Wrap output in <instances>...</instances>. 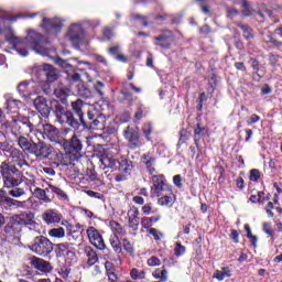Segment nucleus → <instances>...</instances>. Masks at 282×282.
I'll return each instance as SVG.
<instances>
[{
	"label": "nucleus",
	"instance_id": "nucleus-30",
	"mask_svg": "<svg viewBox=\"0 0 282 282\" xmlns=\"http://www.w3.org/2000/svg\"><path fill=\"white\" fill-rule=\"evenodd\" d=\"M85 252L88 265L90 268L91 265H96V263H98V253H96V250H94L91 247H86Z\"/></svg>",
	"mask_w": 282,
	"mask_h": 282
},
{
	"label": "nucleus",
	"instance_id": "nucleus-48",
	"mask_svg": "<svg viewBox=\"0 0 282 282\" xmlns=\"http://www.w3.org/2000/svg\"><path fill=\"white\" fill-rule=\"evenodd\" d=\"M110 246H112L115 252L122 251V247L120 246V240L118 239V236H115L113 238L110 239Z\"/></svg>",
	"mask_w": 282,
	"mask_h": 282
},
{
	"label": "nucleus",
	"instance_id": "nucleus-3",
	"mask_svg": "<svg viewBox=\"0 0 282 282\" xmlns=\"http://www.w3.org/2000/svg\"><path fill=\"white\" fill-rule=\"evenodd\" d=\"M32 171L33 169L30 163H28V160H25L23 153L17 156L11 163L4 161L0 165L2 180H6L8 186H12L20 182L14 175H19V177H34Z\"/></svg>",
	"mask_w": 282,
	"mask_h": 282
},
{
	"label": "nucleus",
	"instance_id": "nucleus-52",
	"mask_svg": "<svg viewBox=\"0 0 282 282\" xmlns=\"http://www.w3.org/2000/svg\"><path fill=\"white\" fill-rule=\"evenodd\" d=\"M55 188L56 186L50 185L48 187L44 188V194L46 195V197H48V199H54V193H55Z\"/></svg>",
	"mask_w": 282,
	"mask_h": 282
},
{
	"label": "nucleus",
	"instance_id": "nucleus-29",
	"mask_svg": "<svg viewBox=\"0 0 282 282\" xmlns=\"http://www.w3.org/2000/svg\"><path fill=\"white\" fill-rule=\"evenodd\" d=\"M162 219V216L160 215H155L152 217H143L141 219V226L142 228H144L145 230L151 229L154 224H158V221H160Z\"/></svg>",
	"mask_w": 282,
	"mask_h": 282
},
{
	"label": "nucleus",
	"instance_id": "nucleus-17",
	"mask_svg": "<svg viewBox=\"0 0 282 282\" xmlns=\"http://www.w3.org/2000/svg\"><path fill=\"white\" fill-rule=\"evenodd\" d=\"M42 28L48 32V34H56L57 32H61V29L63 28V23L57 19H42Z\"/></svg>",
	"mask_w": 282,
	"mask_h": 282
},
{
	"label": "nucleus",
	"instance_id": "nucleus-10",
	"mask_svg": "<svg viewBox=\"0 0 282 282\" xmlns=\"http://www.w3.org/2000/svg\"><path fill=\"white\" fill-rule=\"evenodd\" d=\"M52 151H54V148L50 143L39 141L33 143L30 155H34L37 160H47L52 155Z\"/></svg>",
	"mask_w": 282,
	"mask_h": 282
},
{
	"label": "nucleus",
	"instance_id": "nucleus-5",
	"mask_svg": "<svg viewBox=\"0 0 282 282\" xmlns=\"http://www.w3.org/2000/svg\"><path fill=\"white\" fill-rule=\"evenodd\" d=\"M32 252L39 254L40 257H47L54 250V243H52L47 237L39 236L35 237L33 243L31 245Z\"/></svg>",
	"mask_w": 282,
	"mask_h": 282
},
{
	"label": "nucleus",
	"instance_id": "nucleus-44",
	"mask_svg": "<svg viewBox=\"0 0 282 282\" xmlns=\"http://www.w3.org/2000/svg\"><path fill=\"white\" fill-rule=\"evenodd\" d=\"M238 28L242 30V34L247 39V41L254 37V33L252 32V29H250L249 26L245 24H238Z\"/></svg>",
	"mask_w": 282,
	"mask_h": 282
},
{
	"label": "nucleus",
	"instance_id": "nucleus-12",
	"mask_svg": "<svg viewBox=\"0 0 282 282\" xmlns=\"http://www.w3.org/2000/svg\"><path fill=\"white\" fill-rule=\"evenodd\" d=\"M86 232L90 243L95 246L97 250H105V248H107V245H105V240L102 239L100 231H98L96 227H88Z\"/></svg>",
	"mask_w": 282,
	"mask_h": 282
},
{
	"label": "nucleus",
	"instance_id": "nucleus-13",
	"mask_svg": "<svg viewBox=\"0 0 282 282\" xmlns=\"http://www.w3.org/2000/svg\"><path fill=\"white\" fill-rule=\"evenodd\" d=\"M153 39L154 45H158V47H162L163 50H171V45H173V41H175L172 31H164L159 36H154Z\"/></svg>",
	"mask_w": 282,
	"mask_h": 282
},
{
	"label": "nucleus",
	"instance_id": "nucleus-19",
	"mask_svg": "<svg viewBox=\"0 0 282 282\" xmlns=\"http://www.w3.org/2000/svg\"><path fill=\"white\" fill-rule=\"evenodd\" d=\"M140 209H138V207L132 206L129 210H128V221H129V226L132 230H138L139 226H140Z\"/></svg>",
	"mask_w": 282,
	"mask_h": 282
},
{
	"label": "nucleus",
	"instance_id": "nucleus-27",
	"mask_svg": "<svg viewBox=\"0 0 282 282\" xmlns=\"http://www.w3.org/2000/svg\"><path fill=\"white\" fill-rule=\"evenodd\" d=\"M232 276V271H230V268L223 267L220 270L217 269L214 272L213 279H216L217 281H224L225 279H230Z\"/></svg>",
	"mask_w": 282,
	"mask_h": 282
},
{
	"label": "nucleus",
	"instance_id": "nucleus-60",
	"mask_svg": "<svg viewBox=\"0 0 282 282\" xmlns=\"http://www.w3.org/2000/svg\"><path fill=\"white\" fill-rule=\"evenodd\" d=\"M237 14H239V11L235 8H227V17H229V19H235V17H237Z\"/></svg>",
	"mask_w": 282,
	"mask_h": 282
},
{
	"label": "nucleus",
	"instance_id": "nucleus-50",
	"mask_svg": "<svg viewBox=\"0 0 282 282\" xmlns=\"http://www.w3.org/2000/svg\"><path fill=\"white\" fill-rule=\"evenodd\" d=\"M263 40L267 43H273V45H282L281 42H278L276 40H274V37H272V33L271 32L263 33Z\"/></svg>",
	"mask_w": 282,
	"mask_h": 282
},
{
	"label": "nucleus",
	"instance_id": "nucleus-47",
	"mask_svg": "<svg viewBox=\"0 0 282 282\" xmlns=\"http://www.w3.org/2000/svg\"><path fill=\"white\" fill-rule=\"evenodd\" d=\"M186 253V247L182 245V242H176L174 247L175 257H182Z\"/></svg>",
	"mask_w": 282,
	"mask_h": 282
},
{
	"label": "nucleus",
	"instance_id": "nucleus-59",
	"mask_svg": "<svg viewBox=\"0 0 282 282\" xmlns=\"http://www.w3.org/2000/svg\"><path fill=\"white\" fill-rule=\"evenodd\" d=\"M86 194L88 195V197H94L95 199H102V194L98 193V192H94L91 189L87 191Z\"/></svg>",
	"mask_w": 282,
	"mask_h": 282
},
{
	"label": "nucleus",
	"instance_id": "nucleus-4",
	"mask_svg": "<svg viewBox=\"0 0 282 282\" xmlns=\"http://www.w3.org/2000/svg\"><path fill=\"white\" fill-rule=\"evenodd\" d=\"M33 126L30 122V119H13L11 126L8 123L2 124V130H6V133H12L18 138V145L24 153H31L34 147V142H31L25 138L32 132Z\"/></svg>",
	"mask_w": 282,
	"mask_h": 282
},
{
	"label": "nucleus",
	"instance_id": "nucleus-61",
	"mask_svg": "<svg viewBox=\"0 0 282 282\" xmlns=\"http://www.w3.org/2000/svg\"><path fill=\"white\" fill-rule=\"evenodd\" d=\"M230 238L234 243H239V231H237V229H231Z\"/></svg>",
	"mask_w": 282,
	"mask_h": 282
},
{
	"label": "nucleus",
	"instance_id": "nucleus-51",
	"mask_svg": "<svg viewBox=\"0 0 282 282\" xmlns=\"http://www.w3.org/2000/svg\"><path fill=\"white\" fill-rule=\"evenodd\" d=\"M262 230L263 232H265V235H269V237H274V230H272V224L263 223Z\"/></svg>",
	"mask_w": 282,
	"mask_h": 282
},
{
	"label": "nucleus",
	"instance_id": "nucleus-40",
	"mask_svg": "<svg viewBox=\"0 0 282 282\" xmlns=\"http://www.w3.org/2000/svg\"><path fill=\"white\" fill-rule=\"evenodd\" d=\"M42 131L46 138H53L54 133H56V128L50 123H45L42 126Z\"/></svg>",
	"mask_w": 282,
	"mask_h": 282
},
{
	"label": "nucleus",
	"instance_id": "nucleus-22",
	"mask_svg": "<svg viewBox=\"0 0 282 282\" xmlns=\"http://www.w3.org/2000/svg\"><path fill=\"white\" fill-rule=\"evenodd\" d=\"M18 91L21 96L28 97L35 94L34 82H22L18 85Z\"/></svg>",
	"mask_w": 282,
	"mask_h": 282
},
{
	"label": "nucleus",
	"instance_id": "nucleus-21",
	"mask_svg": "<svg viewBox=\"0 0 282 282\" xmlns=\"http://www.w3.org/2000/svg\"><path fill=\"white\" fill-rule=\"evenodd\" d=\"M42 68L47 83H54L58 79V70L54 66L50 64H44Z\"/></svg>",
	"mask_w": 282,
	"mask_h": 282
},
{
	"label": "nucleus",
	"instance_id": "nucleus-42",
	"mask_svg": "<svg viewBox=\"0 0 282 282\" xmlns=\"http://www.w3.org/2000/svg\"><path fill=\"white\" fill-rule=\"evenodd\" d=\"M143 135L148 140V142H151V134L153 133V124L151 123H144L142 127Z\"/></svg>",
	"mask_w": 282,
	"mask_h": 282
},
{
	"label": "nucleus",
	"instance_id": "nucleus-15",
	"mask_svg": "<svg viewBox=\"0 0 282 282\" xmlns=\"http://www.w3.org/2000/svg\"><path fill=\"white\" fill-rule=\"evenodd\" d=\"M33 105L36 111H39L43 118H47L50 116L52 111V101H47L45 97L39 96L34 99Z\"/></svg>",
	"mask_w": 282,
	"mask_h": 282
},
{
	"label": "nucleus",
	"instance_id": "nucleus-41",
	"mask_svg": "<svg viewBox=\"0 0 282 282\" xmlns=\"http://www.w3.org/2000/svg\"><path fill=\"white\" fill-rule=\"evenodd\" d=\"M130 276L131 279H133V281L142 280V279H145L147 272L138 269H132L130 271Z\"/></svg>",
	"mask_w": 282,
	"mask_h": 282
},
{
	"label": "nucleus",
	"instance_id": "nucleus-33",
	"mask_svg": "<svg viewBox=\"0 0 282 282\" xmlns=\"http://www.w3.org/2000/svg\"><path fill=\"white\" fill-rule=\"evenodd\" d=\"M108 52L115 56L116 61H119V63H127L128 58L124 54L120 53V46H111Z\"/></svg>",
	"mask_w": 282,
	"mask_h": 282
},
{
	"label": "nucleus",
	"instance_id": "nucleus-37",
	"mask_svg": "<svg viewBox=\"0 0 282 282\" xmlns=\"http://www.w3.org/2000/svg\"><path fill=\"white\" fill-rule=\"evenodd\" d=\"M110 229L116 235H120L121 237L126 235L127 231L123 230L122 225L118 224L116 220H111L109 223Z\"/></svg>",
	"mask_w": 282,
	"mask_h": 282
},
{
	"label": "nucleus",
	"instance_id": "nucleus-56",
	"mask_svg": "<svg viewBox=\"0 0 282 282\" xmlns=\"http://www.w3.org/2000/svg\"><path fill=\"white\" fill-rule=\"evenodd\" d=\"M162 261L159 260L158 257H151L148 259V265L150 268H156V265H161Z\"/></svg>",
	"mask_w": 282,
	"mask_h": 282
},
{
	"label": "nucleus",
	"instance_id": "nucleus-54",
	"mask_svg": "<svg viewBox=\"0 0 282 282\" xmlns=\"http://www.w3.org/2000/svg\"><path fill=\"white\" fill-rule=\"evenodd\" d=\"M260 177H261V172H259V170L253 169L250 171L249 180L251 182H259Z\"/></svg>",
	"mask_w": 282,
	"mask_h": 282
},
{
	"label": "nucleus",
	"instance_id": "nucleus-49",
	"mask_svg": "<svg viewBox=\"0 0 282 282\" xmlns=\"http://www.w3.org/2000/svg\"><path fill=\"white\" fill-rule=\"evenodd\" d=\"M9 198H10V196H8V195L6 194V191L0 189V206H1V208H2L3 210L6 209L7 202H8Z\"/></svg>",
	"mask_w": 282,
	"mask_h": 282
},
{
	"label": "nucleus",
	"instance_id": "nucleus-23",
	"mask_svg": "<svg viewBox=\"0 0 282 282\" xmlns=\"http://www.w3.org/2000/svg\"><path fill=\"white\" fill-rule=\"evenodd\" d=\"M173 204H175V194H172L171 191L158 199V205L165 208H173Z\"/></svg>",
	"mask_w": 282,
	"mask_h": 282
},
{
	"label": "nucleus",
	"instance_id": "nucleus-53",
	"mask_svg": "<svg viewBox=\"0 0 282 282\" xmlns=\"http://www.w3.org/2000/svg\"><path fill=\"white\" fill-rule=\"evenodd\" d=\"M94 88L101 98L105 96V93L102 91V89H105V84L102 82H95Z\"/></svg>",
	"mask_w": 282,
	"mask_h": 282
},
{
	"label": "nucleus",
	"instance_id": "nucleus-63",
	"mask_svg": "<svg viewBox=\"0 0 282 282\" xmlns=\"http://www.w3.org/2000/svg\"><path fill=\"white\" fill-rule=\"evenodd\" d=\"M173 183L177 188H182V176L181 175H174Z\"/></svg>",
	"mask_w": 282,
	"mask_h": 282
},
{
	"label": "nucleus",
	"instance_id": "nucleus-46",
	"mask_svg": "<svg viewBox=\"0 0 282 282\" xmlns=\"http://www.w3.org/2000/svg\"><path fill=\"white\" fill-rule=\"evenodd\" d=\"M241 8H242V14L245 17H251L252 8L250 7V3L248 1L241 0Z\"/></svg>",
	"mask_w": 282,
	"mask_h": 282
},
{
	"label": "nucleus",
	"instance_id": "nucleus-11",
	"mask_svg": "<svg viewBox=\"0 0 282 282\" xmlns=\"http://www.w3.org/2000/svg\"><path fill=\"white\" fill-rule=\"evenodd\" d=\"M123 138L128 140L129 149H140L142 141H140V131L135 128L127 127L123 130Z\"/></svg>",
	"mask_w": 282,
	"mask_h": 282
},
{
	"label": "nucleus",
	"instance_id": "nucleus-18",
	"mask_svg": "<svg viewBox=\"0 0 282 282\" xmlns=\"http://www.w3.org/2000/svg\"><path fill=\"white\" fill-rule=\"evenodd\" d=\"M41 218L44 224L51 226V224H61V219H63V216L56 209H46L42 214Z\"/></svg>",
	"mask_w": 282,
	"mask_h": 282
},
{
	"label": "nucleus",
	"instance_id": "nucleus-24",
	"mask_svg": "<svg viewBox=\"0 0 282 282\" xmlns=\"http://www.w3.org/2000/svg\"><path fill=\"white\" fill-rule=\"evenodd\" d=\"M58 158V164L61 166H72V164H74V162H78L80 159H74V154L66 151L65 154L59 153L57 154Z\"/></svg>",
	"mask_w": 282,
	"mask_h": 282
},
{
	"label": "nucleus",
	"instance_id": "nucleus-6",
	"mask_svg": "<svg viewBox=\"0 0 282 282\" xmlns=\"http://www.w3.org/2000/svg\"><path fill=\"white\" fill-rule=\"evenodd\" d=\"M87 118L88 121H85L84 127H89L93 131H102L105 129V122H107V119L105 118V115L100 113L98 110H88L87 111Z\"/></svg>",
	"mask_w": 282,
	"mask_h": 282
},
{
	"label": "nucleus",
	"instance_id": "nucleus-16",
	"mask_svg": "<svg viewBox=\"0 0 282 282\" xmlns=\"http://www.w3.org/2000/svg\"><path fill=\"white\" fill-rule=\"evenodd\" d=\"M24 176H18L15 177V180H18V184H13V185H8V183L6 182V178H2L3 180V184H4V188H11L9 191V195L11 197H14L15 199H20V197H23V195H25V188L23 187H20L21 184H23L24 180H23Z\"/></svg>",
	"mask_w": 282,
	"mask_h": 282
},
{
	"label": "nucleus",
	"instance_id": "nucleus-62",
	"mask_svg": "<svg viewBox=\"0 0 282 282\" xmlns=\"http://www.w3.org/2000/svg\"><path fill=\"white\" fill-rule=\"evenodd\" d=\"M259 120H261V117H259V115H251V117L247 121V124H256V122H259Z\"/></svg>",
	"mask_w": 282,
	"mask_h": 282
},
{
	"label": "nucleus",
	"instance_id": "nucleus-55",
	"mask_svg": "<svg viewBox=\"0 0 282 282\" xmlns=\"http://www.w3.org/2000/svg\"><path fill=\"white\" fill-rule=\"evenodd\" d=\"M57 246V250L59 252V254L65 256L67 253V251H69V243L65 242V243H58Z\"/></svg>",
	"mask_w": 282,
	"mask_h": 282
},
{
	"label": "nucleus",
	"instance_id": "nucleus-9",
	"mask_svg": "<svg viewBox=\"0 0 282 282\" xmlns=\"http://www.w3.org/2000/svg\"><path fill=\"white\" fill-rule=\"evenodd\" d=\"M67 39L75 45V47H78V45L87 39V32H85L83 25L74 23L68 29Z\"/></svg>",
	"mask_w": 282,
	"mask_h": 282
},
{
	"label": "nucleus",
	"instance_id": "nucleus-43",
	"mask_svg": "<svg viewBox=\"0 0 282 282\" xmlns=\"http://www.w3.org/2000/svg\"><path fill=\"white\" fill-rule=\"evenodd\" d=\"M148 235H151V237H153L155 241H162V239L164 238V234L156 228H150L148 230Z\"/></svg>",
	"mask_w": 282,
	"mask_h": 282
},
{
	"label": "nucleus",
	"instance_id": "nucleus-2",
	"mask_svg": "<svg viewBox=\"0 0 282 282\" xmlns=\"http://www.w3.org/2000/svg\"><path fill=\"white\" fill-rule=\"evenodd\" d=\"M72 108L75 115L57 100L51 101V109H53L59 124H68L72 129H79L80 124H85V104L78 99L72 102Z\"/></svg>",
	"mask_w": 282,
	"mask_h": 282
},
{
	"label": "nucleus",
	"instance_id": "nucleus-34",
	"mask_svg": "<svg viewBox=\"0 0 282 282\" xmlns=\"http://www.w3.org/2000/svg\"><path fill=\"white\" fill-rule=\"evenodd\" d=\"M22 106L23 104L19 99H7V109L13 111V113H15L18 109H21Z\"/></svg>",
	"mask_w": 282,
	"mask_h": 282
},
{
	"label": "nucleus",
	"instance_id": "nucleus-26",
	"mask_svg": "<svg viewBox=\"0 0 282 282\" xmlns=\"http://www.w3.org/2000/svg\"><path fill=\"white\" fill-rule=\"evenodd\" d=\"M141 162L147 167L148 173L153 175L155 173V158L151 156V154H143L141 156Z\"/></svg>",
	"mask_w": 282,
	"mask_h": 282
},
{
	"label": "nucleus",
	"instance_id": "nucleus-25",
	"mask_svg": "<svg viewBox=\"0 0 282 282\" xmlns=\"http://www.w3.org/2000/svg\"><path fill=\"white\" fill-rule=\"evenodd\" d=\"M23 152L15 148L14 145H10L8 143L7 150L4 151V155L7 158V164H10L13 160H17Z\"/></svg>",
	"mask_w": 282,
	"mask_h": 282
},
{
	"label": "nucleus",
	"instance_id": "nucleus-39",
	"mask_svg": "<svg viewBox=\"0 0 282 282\" xmlns=\"http://www.w3.org/2000/svg\"><path fill=\"white\" fill-rule=\"evenodd\" d=\"M34 195L37 199L41 202H44V204H51L52 198L47 197L43 188H35Z\"/></svg>",
	"mask_w": 282,
	"mask_h": 282
},
{
	"label": "nucleus",
	"instance_id": "nucleus-64",
	"mask_svg": "<svg viewBox=\"0 0 282 282\" xmlns=\"http://www.w3.org/2000/svg\"><path fill=\"white\" fill-rule=\"evenodd\" d=\"M151 210H153V208L151 207V203L145 204V205L142 207V213H143V215H151Z\"/></svg>",
	"mask_w": 282,
	"mask_h": 282
},
{
	"label": "nucleus",
	"instance_id": "nucleus-28",
	"mask_svg": "<svg viewBox=\"0 0 282 282\" xmlns=\"http://www.w3.org/2000/svg\"><path fill=\"white\" fill-rule=\"evenodd\" d=\"M99 162L102 169H115L116 164H118V161H116V159L107 154L101 155Z\"/></svg>",
	"mask_w": 282,
	"mask_h": 282
},
{
	"label": "nucleus",
	"instance_id": "nucleus-36",
	"mask_svg": "<svg viewBox=\"0 0 282 282\" xmlns=\"http://www.w3.org/2000/svg\"><path fill=\"white\" fill-rule=\"evenodd\" d=\"M69 80H73V83H78V80H88V83H91V75L89 73H84L82 76L78 73H74L72 75H68Z\"/></svg>",
	"mask_w": 282,
	"mask_h": 282
},
{
	"label": "nucleus",
	"instance_id": "nucleus-58",
	"mask_svg": "<svg viewBox=\"0 0 282 282\" xmlns=\"http://www.w3.org/2000/svg\"><path fill=\"white\" fill-rule=\"evenodd\" d=\"M66 261H76V253L68 249L66 253L64 254Z\"/></svg>",
	"mask_w": 282,
	"mask_h": 282
},
{
	"label": "nucleus",
	"instance_id": "nucleus-7",
	"mask_svg": "<svg viewBox=\"0 0 282 282\" xmlns=\"http://www.w3.org/2000/svg\"><path fill=\"white\" fill-rule=\"evenodd\" d=\"M64 149L74 154V160H80L83 158L80 153L83 151V137L80 133H74L70 140L64 143Z\"/></svg>",
	"mask_w": 282,
	"mask_h": 282
},
{
	"label": "nucleus",
	"instance_id": "nucleus-14",
	"mask_svg": "<svg viewBox=\"0 0 282 282\" xmlns=\"http://www.w3.org/2000/svg\"><path fill=\"white\" fill-rule=\"evenodd\" d=\"M11 221L15 226H36L34 214H32V212H24L20 215H14L11 217Z\"/></svg>",
	"mask_w": 282,
	"mask_h": 282
},
{
	"label": "nucleus",
	"instance_id": "nucleus-57",
	"mask_svg": "<svg viewBox=\"0 0 282 282\" xmlns=\"http://www.w3.org/2000/svg\"><path fill=\"white\" fill-rule=\"evenodd\" d=\"M123 248L126 252H133V243H131V241L128 239H123Z\"/></svg>",
	"mask_w": 282,
	"mask_h": 282
},
{
	"label": "nucleus",
	"instance_id": "nucleus-1",
	"mask_svg": "<svg viewBox=\"0 0 282 282\" xmlns=\"http://www.w3.org/2000/svg\"><path fill=\"white\" fill-rule=\"evenodd\" d=\"M2 34L7 43L12 45V48L20 56H28L29 52L26 47L34 50L36 54H41L42 56H50V51L43 47V35L35 31L30 30L24 40L17 36V33L10 29L4 31Z\"/></svg>",
	"mask_w": 282,
	"mask_h": 282
},
{
	"label": "nucleus",
	"instance_id": "nucleus-38",
	"mask_svg": "<svg viewBox=\"0 0 282 282\" xmlns=\"http://www.w3.org/2000/svg\"><path fill=\"white\" fill-rule=\"evenodd\" d=\"M48 237H54L55 239H63V237H65V228L58 227L50 229Z\"/></svg>",
	"mask_w": 282,
	"mask_h": 282
},
{
	"label": "nucleus",
	"instance_id": "nucleus-31",
	"mask_svg": "<svg viewBox=\"0 0 282 282\" xmlns=\"http://www.w3.org/2000/svg\"><path fill=\"white\" fill-rule=\"evenodd\" d=\"M6 207L4 210H11V208H25L28 202L23 200H17L12 197H9V199H7L6 202Z\"/></svg>",
	"mask_w": 282,
	"mask_h": 282
},
{
	"label": "nucleus",
	"instance_id": "nucleus-32",
	"mask_svg": "<svg viewBox=\"0 0 282 282\" xmlns=\"http://www.w3.org/2000/svg\"><path fill=\"white\" fill-rule=\"evenodd\" d=\"M208 134V130L203 128L199 123L196 124L194 129V142L195 144H199V141Z\"/></svg>",
	"mask_w": 282,
	"mask_h": 282
},
{
	"label": "nucleus",
	"instance_id": "nucleus-20",
	"mask_svg": "<svg viewBox=\"0 0 282 282\" xmlns=\"http://www.w3.org/2000/svg\"><path fill=\"white\" fill-rule=\"evenodd\" d=\"M31 265H33V268H35V270H39L40 272H52V264L41 258L33 257L31 259Z\"/></svg>",
	"mask_w": 282,
	"mask_h": 282
},
{
	"label": "nucleus",
	"instance_id": "nucleus-45",
	"mask_svg": "<svg viewBox=\"0 0 282 282\" xmlns=\"http://www.w3.org/2000/svg\"><path fill=\"white\" fill-rule=\"evenodd\" d=\"M56 65H59V67H63V69H74V65H72V63H69V61L67 59H63L61 57H57L55 59Z\"/></svg>",
	"mask_w": 282,
	"mask_h": 282
},
{
	"label": "nucleus",
	"instance_id": "nucleus-8",
	"mask_svg": "<svg viewBox=\"0 0 282 282\" xmlns=\"http://www.w3.org/2000/svg\"><path fill=\"white\" fill-rule=\"evenodd\" d=\"M151 182L152 186L150 193L152 197H162V195L171 192V187L164 181V175H152Z\"/></svg>",
	"mask_w": 282,
	"mask_h": 282
},
{
	"label": "nucleus",
	"instance_id": "nucleus-35",
	"mask_svg": "<svg viewBox=\"0 0 282 282\" xmlns=\"http://www.w3.org/2000/svg\"><path fill=\"white\" fill-rule=\"evenodd\" d=\"M54 95L56 98H61L62 100H65L67 96H69V88L59 85L54 89Z\"/></svg>",
	"mask_w": 282,
	"mask_h": 282
}]
</instances>
